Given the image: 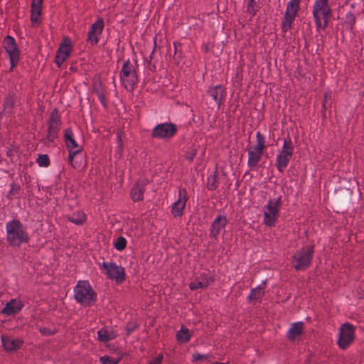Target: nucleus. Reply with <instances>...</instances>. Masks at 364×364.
Listing matches in <instances>:
<instances>
[{"label": "nucleus", "mask_w": 364, "mask_h": 364, "mask_svg": "<svg viewBox=\"0 0 364 364\" xmlns=\"http://www.w3.org/2000/svg\"><path fill=\"white\" fill-rule=\"evenodd\" d=\"M265 284L266 282H264L262 284L252 289L251 292L248 296V300L250 301H260L264 295Z\"/></svg>", "instance_id": "obj_24"}, {"label": "nucleus", "mask_w": 364, "mask_h": 364, "mask_svg": "<svg viewBox=\"0 0 364 364\" xmlns=\"http://www.w3.org/2000/svg\"><path fill=\"white\" fill-rule=\"evenodd\" d=\"M294 146L289 136L284 139L282 150L279 152L276 159L275 166L277 170L282 173L287 167L294 153Z\"/></svg>", "instance_id": "obj_6"}, {"label": "nucleus", "mask_w": 364, "mask_h": 364, "mask_svg": "<svg viewBox=\"0 0 364 364\" xmlns=\"http://www.w3.org/2000/svg\"><path fill=\"white\" fill-rule=\"evenodd\" d=\"M100 267L105 271V274L111 279H114L117 282H122L125 279L124 268L114 262H103Z\"/></svg>", "instance_id": "obj_10"}, {"label": "nucleus", "mask_w": 364, "mask_h": 364, "mask_svg": "<svg viewBox=\"0 0 364 364\" xmlns=\"http://www.w3.org/2000/svg\"><path fill=\"white\" fill-rule=\"evenodd\" d=\"M213 364H227V363L216 362V363H213Z\"/></svg>", "instance_id": "obj_47"}, {"label": "nucleus", "mask_w": 364, "mask_h": 364, "mask_svg": "<svg viewBox=\"0 0 364 364\" xmlns=\"http://www.w3.org/2000/svg\"><path fill=\"white\" fill-rule=\"evenodd\" d=\"M312 14L315 22L320 25V18H331L332 10L328 0H315L312 6Z\"/></svg>", "instance_id": "obj_9"}, {"label": "nucleus", "mask_w": 364, "mask_h": 364, "mask_svg": "<svg viewBox=\"0 0 364 364\" xmlns=\"http://www.w3.org/2000/svg\"><path fill=\"white\" fill-rule=\"evenodd\" d=\"M314 246H306L298 250L292 257V266L297 271H304L307 269L312 261Z\"/></svg>", "instance_id": "obj_4"}, {"label": "nucleus", "mask_w": 364, "mask_h": 364, "mask_svg": "<svg viewBox=\"0 0 364 364\" xmlns=\"http://www.w3.org/2000/svg\"><path fill=\"white\" fill-rule=\"evenodd\" d=\"M218 181L217 179L216 172L213 175H210L208 178L207 187L209 190H215L218 186Z\"/></svg>", "instance_id": "obj_32"}, {"label": "nucleus", "mask_w": 364, "mask_h": 364, "mask_svg": "<svg viewBox=\"0 0 364 364\" xmlns=\"http://www.w3.org/2000/svg\"><path fill=\"white\" fill-rule=\"evenodd\" d=\"M81 151V149H75L69 151L68 163L75 168L77 167L74 163V156Z\"/></svg>", "instance_id": "obj_38"}, {"label": "nucleus", "mask_w": 364, "mask_h": 364, "mask_svg": "<svg viewBox=\"0 0 364 364\" xmlns=\"http://www.w3.org/2000/svg\"><path fill=\"white\" fill-rule=\"evenodd\" d=\"M188 200V193L185 188H180L178 192V198L173 204L171 213L174 217H181Z\"/></svg>", "instance_id": "obj_16"}, {"label": "nucleus", "mask_w": 364, "mask_h": 364, "mask_svg": "<svg viewBox=\"0 0 364 364\" xmlns=\"http://www.w3.org/2000/svg\"><path fill=\"white\" fill-rule=\"evenodd\" d=\"M31 24L33 27H37L40 25V19L39 17L41 14H36L33 12V11H31Z\"/></svg>", "instance_id": "obj_40"}, {"label": "nucleus", "mask_w": 364, "mask_h": 364, "mask_svg": "<svg viewBox=\"0 0 364 364\" xmlns=\"http://www.w3.org/2000/svg\"><path fill=\"white\" fill-rule=\"evenodd\" d=\"M282 206L281 197L276 199H270L263 208L264 225L269 227L275 225L277 223Z\"/></svg>", "instance_id": "obj_5"}, {"label": "nucleus", "mask_w": 364, "mask_h": 364, "mask_svg": "<svg viewBox=\"0 0 364 364\" xmlns=\"http://www.w3.org/2000/svg\"><path fill=\"white\" fill-rule=\"evenodd\" d=\"M4 47L8 54L11 63V69H13L19 61V50L15 39L7 36L4 40Z\"/></svg>", "instance_id": "obj_12"}, {"label": "nucleus", "mask_w": 364, "mask_h": 364, "mask_svg": "<svg viewBox=\"0 0 364 364\" xmlns=\"http://www.w3.org/2000/svg\"><path fill=\"white\" fill-rule=\"evenodd\" d=\"M114 247L118 251L124 250L127 247V240L125 237L120 236L113 243Z\"/></svg>", "instance_id": "obj_33"}, {"label": "nucleus", "mask_w": 364, "mask_h": 364, "mask_svg": "<svg viewBox=\"0 0 364 364\" xmlns=\"http://www.w3.org/2000/svg\"><path fill=\"white\" fill-rule=\"evenodd\" d=\"M73 44L70 38L64 37L55 55V62L58 68L69 58L73 51Z\"/></svg>", "instance_id": "obj_11"}, {"label": "nucleus", "mask_w": 364, "mask_h": 364, "mask_svg": "<svg viewBox=\"0 0 364 364\" xmlns=\"http://www.w3.org/2000/svg\"><path fill=\"white\" fill-rule=\"evenodd\" d=\"M329 19L330 18H320V25L318 24L317 22H315L317 30H320V29L324 30V29H326V28L328 26Z\"/></svg>", "instance_id": "obj_41"}, {"label": "nucleus", "mask_w": 364, "mask_h": 364, "mask_svg": "<svg viewBox=\"0 0 364 364\" xmlns=\"http://www.w3.org/2000/svg\"><path fill=\"white\" fill-rule=\"evenodd\" d=\"M164 356L162 354L157 355L155 358L152 359L148 364H161Z\"/></svg>", "instance_id": "obj_43"}, {"label": "nucleus", "mask_w": 364, "mask_h": 364, "mask_svg": "<svg viewBox=\"0 0 364 364\" xmlns=\"http://www.w3.org/2000/svg\"><path fill=\"white\" fill-rule=\"evenodd\" d=\"M266 149V138L260 132H257L256 134V144L248 146L247 150V151L262 155Z\"/></svg>", "instance_id": "obj_20"}, {"label": "nucleus", "mask_w": 364, "mask_h": 364, "mask_svg": "<svg viewBox=\"0 0 364 364\" xmlns=\"http://www.w3.org/2000/svg\"><path fill=\"white\" fill-rule=\"evenodd\" d=\"M196 154V150L191 149L190 151L187 153V159L189 161H192L194 159Z\"/></svg>", "instance_id": "obj_45"}, {"label": "nucleus", "mask_w": 364, "mask_h": 364, "mask_svg": "<svg viewBox=\"0 0 364 364\" xmlns=\"http://www.w3.org/2000/svg\"><path fill=\"white\" fill-rule=\"evenodd\" d=\"M65 145L68 151L81 149L77 141L74 139L73 132L70 129H66L65 131Z\"/></svg>", "instance_id": "obj_25"}, {"label": "nucleus", "mask_w": 364, "mask_h": 364, "mask_svg": "<svg viewBox=\"0 0 364 364\" xmlns=\"http://www.w3.org/2000/svg\"><path fill=\"white\" fill-rule=\"evenodd\" d=\"M104 21L99 18L91 25L87 33V41L92 45H95L99 42V37L102 34L104 28Z\"/></svg>", "instance_id": "obj_15"}, {"label": "nucleus", "mask_w": 364, "mask_h": 364, "mask_svg": "<svg viewBox=\"0 0 364 364\" xmlns=\"http://www.w3.org/2000/svg\"><path fill=\"white\" fill-rule=\"evenodd\" d=\"M119 79L122 85L129 92H132L139 82L135 65L129 59L123 63Z\"/></svg>", "instance_id": "obj_3"}, {"label": "nucleus", "mask_w": 364, "mask_h": 364, "mask_svg": "<svg viewBox=\"0 0 364 364\" xmlns=\"http://www.w3.org/2000/svg\"><path fill=\"white\" fill-rule=\"evenodd\" d=\"M354 339L353 326L346 323L340 328L339 339L338 343L340 348L345 349Z\"/></svg>", "instance_id": "obj_14"}, {"label": "nucleus", "mask_w": 364, "mask_h": 364, "mask_svg": "<svg viewBox=\"0 0 364 364\" xmlns=\"http://www.w3.org/2000/svg\"><path fill=\"white\" fill-rule=\"evenodd\" d=\"M6 240L10 246L18 247L29 241L26 227L18 220L12 219L6 223Z\"/></svg>", "instance_id": "obj_1"}, {"label": "nucleus", "mask_w": 364, "mask_h": 364, "mask_svg": "<svg viewBox=\"0 0 364 364\" xmlns=\"http://www.w3.org/2000/svg\"><path fill=\"white\" fill-rule=\"evenodd\" d=\"M40 332L44 336H50V335H53L55 333V331H53L48 328L44 327V328H40Z\"/></svg>", "instance_id": "obj_44"}, {"label": "nucleus", "mask_w": 364, "mask_h": 364, "mask_svg": "<svg viewBox=\"0 0 364 364\" xmlns=\"http://www.w3.org/2000/svg\"><path fill=\"white\" fill-rule=\"evenodd\" d=\"M214 279L212 275L207 272H201L196 277L194 280L190 284V289L191 290H196L198 289H205L212 282Z\"/></svg>", "instance_id": "obj_17"}, {"label": "nucleus", "mask_w": 364, "mask_h": 364, "mask_svg": "<svg viewBox=\"0 0 364 364\" xmlns=\"http://www.w3.org/2000/svg\"><path fill=\"white\" fill-rule=\"evenodd\" d=\"M1 342L4 348L6 350H15L18 349L23 343L19 338H15L6 335L1 336Z\"/></svg>", "instance_id": "obj_22"}, {"label": "nucleus", "mask_w": 364, "mask_h": 364, "mask_svg": "<svg viewBox=\"0 0 364 364\" xmlns=\"http://www.w3.org/2000/svg\"><path fill=\"white\" fill-rule=\"evenodd\" d=\"M208 357V355L200 354V353H196L193 355V361L203 360L205 359H207Z\"/></svg>", "instance_id": "obj_42"}, {"label": "nucleus", "mask_w": 364, "mask_h": 364, "mask_svg": "<svg viewBox=\"0 0 364 364\" xmlns=\"http://www.w3.org/2000/svg\"><path fill=\"white\" fill-rule=\"evenodd\" d=\"M248 154V160H247V166L250 169L255 168L259 162L262 159L261 154H258L257 153H253L251 151H247Z\"/></svg>", "instance_id": "obj_29"}, {"label": "nucleus", "mask_w": 364, "mask_h": 364, "mask_svg": "<svg viewBox=\"0 0 364 364\" xmlns=\"http://www.w3.org/2000/svg\"><path fill=\"white\" fill-rule=\"evenodd\" d=\"M144 185L137 183L134 185L131 191L132 199L134 201H139L144 199Z\"/></svg>", "instance_id": "obj_26"}, {"label": "nucleus", "mask_w": 364, "mask_h": 364, "mask_svg": "<svg viewBox=\"0 0 364 364\" xmlns=\"http://www.w3.org/2000/svg\"><path fill=\"white\" fill-rule=\"evenodd\" d=\"M102 364H118L119 359H116L109 356H102L100 358Z\"/></svg>", "instance_id": "obj_37"}, {"label": "nucleus", "mask_w": 364, "mask_h": 364, "mask_svg": "<svg viewBox=\"0 0 364 364\" xmlns=\"http://www.w3.org/2000/svg\"><path fill=\"white\" fill-rule=\"evenodd\" d=\"M14 98L12 96L7 97L4 103V112L10 113L14 106Z\"/></svg>", "instance_id": "obj_34"}, {"label": "nucleus", "mask_w": 364, "mask_h": 364, "mask_svg": "<svg viewBox=\"0 0 364 364\" xmlns=\"http://www.w3.org/2000/svg\"><path fill=\"white\" fill-rule=\"evenodd\" d=\"M94 91L96 93L99 100L103 106L106 105V97L101 84H95L94 85Z\"/></svg>", "instance_id": "obj_31"}, {"label": "nucleus", "mask_w": 364, "mask_h": 364, "mask_svg": "<svg viewBox=\"0 0 364 364\" xmlns=\"http://www.w3.org/2000/svg\"><path fill=\"white\" fill-rule=\"evenodd\" d=\"M191 333L187 328L182 326L181 329L176 333V339L179 343H183L189 341Z\"/></svg>", "instance_id": "obj_28"}, {"label": "nucleus", "mask_w": 364, "mask_h": 364, "mask_svg": "<svg viewBox=\"0 0 364 364\" xmlns=\"http://www.w3.org/2000/svg\"><path fill=\"white\" fill-rule=\"evenodd\" d=\"M60 117L57 110H53L49 118L47 141L53 142L58 137V132L60 129Z\"/></svg>", "instance_id": "obj_13"}, {"label": "nucleus", "mask_w": 364, "mask_h": 364, "mask_svg": "<svg viewBox=\"0 0 364 364\" xmlns=\"http://www.w3.org/2000/svg\"><path fill=\"white\" fill-rule=\"evenodd\" d=\"M256 1L255 0H249L247 5V11L251 14L252 16L256 14L255 10Z\"/></svg>", "instance_id": "obj_39"}, {"label": "nucleus", "mask_w": 364, "mask_h": 364, "mask_svg": "<svg viewBox=\"0 0 364 364\" xmlns=\"http://www.w3.org/2000/svg\"><path fill=\"white\" fill-rule=\"evenodd\" d=\"M36 162L41 167H48L50 164L49 157L46 154H41L38 157Z\"/></svg>", "instance_id": "obj_36"}, {"label": "nucleus", "mask_w": 364, "mask_h": 364, "mask_svg": "<svg viewBox=\"0 0 364 364\" xmlns=\"http://www.w3.org/2000/svg\"><path fill=\"white\" fill-rule=\"evenodd\" d=\"M74 296L77 303L84 306L93 304L97 300V294L88 281H79L74 288Z\"/></svg>", "instance_id": "obj_2"}, {"label": "nucleus", "mask_w": 364, "mask_h": 364, "mask_svg": "<svg viewBox=\"0 0 364 364\" xmlns=\"http://www.w3.org/2000/svg\"><path fill=\"white\" fill-rule=\"evenodd\" d=\"M43 0H32L31 10L36 14H42Z\"/></svg>", "instance_id": "obj_35"}, {"label": "nucleus", "mask_w": 364, "mask_h": 364, "mask_svg": "<svg viewBox=\"0 0 364 364\" xmlns=\"http://www.w3.org/2000/svg\"><path fill=\"white\" fill-rule=\"evenodd\" d=\"M24 306L23 303L18 299H13L7 302L1 313L5 316H13L18 314Z\"/></svg>", "instance_id": "obj_18"}, {"label": "nucleus", "mask_w": 364, "mask_h": 364, "mask_svg": "<svg viewBox=\"0 0 364 364\" xmlns=\"http://www.w3.org/2000/svg\"><path fill=\"white\" fill-rule=\"evenodd\" d=\"M228 220L225 216L218 215L213 220L210 227V237L217 238L218 235L225 229Z\"/></svg>", "instance_id": "obj_19"}, {"label": "nucleus", "mask_w": 364, "mask_h": 364, "mask_svg": "<svg viewBox=\"0 0 364 364\" xmlns=\"http://www.w3.org/2000/svg\"><path fill=\"white\" fill-rule=\"evenodd\" d=\"M208 93L215 101L218 107L225 101L226 92L225 89L221 85L210 87Z\"/></svg>", "instance_id": "obj_21"}, {"label": "nucleus", "mask_w": 364, "mask_h": 364, "mask_svg": "<svg viewBox=\"0 0 364 364\" xmlns=\"http://www.w3.org/2000/svg\"><path fill=\"white\" fill-rule=\"evenodd\" d=\"M304 323L301 321L291 324L287 332V337L290 341H295L303 333Z\"/></svg>", "instance_id": "obj_23"}, {"label": "nucleus", "mask_w": 364, "mask_h": 364, "mask_svg": "<svg viewBox=\"0 0 364 364\" xmlns=\"http://www.w3.org/2000/svg\"><path fill=\"white\" fill-rule=\"evenodd\" d=\"M177 133V127L173 123H161L156 125L151 131V137L161 140H169Z\"/></svg>", "instance_id": "obj_8"}, {"label": "nucleus", "mask_w": 364, "mask_h": 364, "mask_svg": "<svg viewBox=\"0 0 364 364\" xmlns=\"http://www.w3.org/2000/svg\"><path fill=\"white\" fill-rule=\"evenodd\" d=\"M347 17L351 23H353L355 22V18L353 14H348Z\"/></svg>", "instance_id": "obj_46"}, {"label": "nucleus", "mask_w": 364, "mask_h": 364, "mask_svg": "<svg viewBox=\"0 0 364 364\" xmlns=\"http://www.w3.org/2000/svg\"><path fill=\"white\" fill-rule=\"evenodd\" d=\"M300 0H289L282 21V31L287 33L291 29L295 18L300 10Z\"/></svg>", "instance_id": "obj_7"}, {"label": "nucleus", "mask_w": 364, "mask_h": 364, "mask_svg": "<svg viewBox=\"0 0 364 364\" xmlns=\"http://www.w3.org/2000/svg\"><path fill=\"white\" fill-rule=\"evenodd\" d=\"M98 339L102 342H107L113 340L116 334L113 331H109L107 328H103L97 332Z\"/></svg>", "instance_id": "obj_27"}, {"label": "nucleus", "mask_w": 364, "mask_h": 364, "mask_svg": "<svg viewBox=\"0 0 364 364\" xmlns=\"http://www.w3.org/2000/svg\"><path fill=\"white\" fill-rule=\"evenodd\" d=\"M86 219L85 214L83 212L77 211L68 216V220L76 225H82Z\"/></svg>", "instance_id": "obj_30"}]
</instances>
